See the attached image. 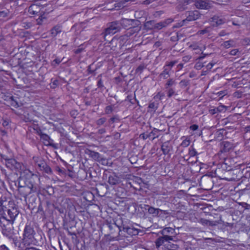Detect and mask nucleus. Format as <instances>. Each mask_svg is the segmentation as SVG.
I'll use <instances>...</instances> for the list:
<instances>
[{
	"instance_id": "obj_1",
	"label": "nucleus",
	"mask_w": 250,
	"mask_h": 250,
	"mask_svg": "<svg viewBox=\"0 0 250 250\" xmlns=\"http://www.w3.org/2000/svg\"><path fill=\"white\" fill-rule=\"evenodd\" d=\"M36 232L32 226L30 225H26L23 234V243H25L26 246H29L31 245H35L37 241L35 237Z\"/></svg>"
},
{
	"instance_id": "obj_2",
	"label": "nucleus",
	"mask_w": 250,
	"mask_h": 250,
	"mask_svg": "<svg viewBox=\"0 0 250 250\" xmlns=\"http://www.w3.org/2000/svg\"><path fill=\"white\" fill-rule=\"evenodd\" d=\"M13 224L7 222L4 219H0V227L2 229V233L8 238H12L13 236L15 234L14 231Z\"/></svg>"
},
{
	"instance_id": "obj_3",
	"label": "nucleus",
	"mask_w": 250,
	"mask_h": 250,
	"mask_svg": "<svg viewBox=\"0 0 250 250\" xmlns=\"http://www.w3.org/2000/svg\"><path fill=\"white\" fill-rule=\"evenodd\" d=\"M120 30L118 21H114L109 23L107 28L102 32L100 36H102L104 41H106V37L108 35H113Z\"/></svg>"
},
{
	"instance_id": "obj_4",
	"label": "nucleus",
	"mask_w": 250,
	"mask_h": 250,
	"mask_svg": "<svg viewBox=\"0 0 250 250\" xmlns=\"http://www.w3.org/2000/svg\"><path fill=\"white\" fill-rule=\"evenodd\" d=\"M140 207L147 210L148 213L151 215L153 217H158L161 215H166L168 214V212L166 210H162L158 208H155L151 207L148 205H140Z\"/></svg>"
},
{
	"instance_id": "obj_5",
	"label": "nucleus",
	"mask_w": 250,
	"mask_h": 250,
	"mask_svg": "<svg viewBox=\"0 0 250 250\" xmlns=\"http://www.w3.org/2000/svg\"><path fill=\"white\" fill-rule=\"evenodd\" d=\"M18 214L19 211L17 208L12 207L6 210V213H4L3 216H0V219H4L8 222L14 223Z\"/></svg>"
},
{
	"instance_id": "obj_6",
	"label": "nucleus",
	"mask_w": 250,
	"mask_h": 250,
	"mask_svg": "<svg viewBox=\"0 0 250 250\" xmlns=\"http://www.w3.org/2000/svg\"><path fill=\"white\" fill-rule=\"evenodd\" d=\"M172 240H173L168 239L165 236H160L155 242L156 247L159 250H165V249H167V246L171 245L170 241Z\"/></svg>"
},
{
	"instance_id": "obj_7",
	"label": "nucleus",
	"mask_w": 250,
	"mask_h": 250,
	"mask_svg": "<svg viewBox=\"0 0 250 250\" xmlns=\"http://www.w3.org/2000/svg\"><path fill=\"white\" fill-rule=\"evenodd\" d=\"M178 62L177 61H173L169 62H167L166 64L163 67V70L160 73V77L167 79L170 77V72L172 67Z\"/></svg>"
},
{
	"instance_id": "obj_8",
	"label": "nucleus",
	"mask_w": 250,
	"mask_h": 250,
	"mask_svg": "<svg viewBox=\"0 0 250 250\" xmlns=\"http://www.w3.org/2000/svg\"><path fill=\"white\" fill-rule=\"evenodd\" d=\"M18 192L21 196L26 198L32 192H35L37 190V188L36 186L31 185V186H19Z\"/></svg>"
},
{
	"instance_id": "obj_9",
	"label": "nucleus",
	"mask_w": 250,
	"mask_h": 250,
	"mask_svg": "<svg viewBox=\"0 0 250 250\" xmlns=\"http://www.w3.org/2000/svg\"><path fill=\"white\" fill-rule=\"evenodd\" d=\"M234 148V145L228 141H223L220 143V150L218 153L219 157L223 156L224 153H227Z\"/></svg>"
},
{
	"instance_id": "obj_10",
	"label": "nucleus",
	"mask_w": 250,
	"mask_h": 250,
	"mask_svg": "<svg viewBox=\"0 0 250 250\" xmlns=\"http://www.w3.org/2000/svg\"><path fill=\"white\" fill-rule=\"evenodd\" d=\"M5 165L11 170H18L21 167V165L14 159H6Z\"/></svg>"
},
{
	"instance_id": "obj_11",
	"label": "nucleus",
	"mask_w": 250,
	"mask_h": 250,
	"mask_svg": "<svg viewBox=\"0 0 250 250\" xmlns=\"http://www.w3.org/2000/svg\"><path fill=\"white\" fill-rule=\"evenodd\" d=\"M187 18L185 20L187 22L188 21H193L198 19L201 14L197 10L188 11L186 13Z\"/></svg>"
},
{
	"instance_id": "obj_12",
	"label": "nucleus",
	"mask_w": 250,
	"mask_h": 250,
	"mask_svg": "<svg viewBox=\"0 0 250 250\" xmlns=\"http://www.w3.org/2000/svg\"><path fill=\"white\" fill-rule=\"evenodd\" d=\"M220 157V160L222 161L221 163H223L222 167L226 168V170L228 171L230 170L233 166V161L230 158L226 157V156Z\"/></svg>"
},
{
	"instance_id": "obj_13",
	"label": "nucleus",
	"mask_w": 250,
	"mask_h": 250,
	"mask_svg": "<svg viewBox=\"0 0 250 250\" xmlns=\"http://www.w3.org/2000/svg\"><path fill=\"white\" fill-rule=\"evenodd\" d=\"M8 239L12 241V243L15 245L16 247H18V250H28L29 248L27 247L25 243H23L22 239L21 241L20 242L18 240V238L15 237V235L13 236L12 238Z\"/></svg>"
},
{
	"instance_id": "obj_14",
	"label": "nucleus",
	"mask_w": 250,
	"mask_h": 250,
	"mask_svg": "<svg viewBox=\"0 0 250 250\" xmlns=\"http://www.w3.org/2000/svg\"><path fill=\"white\" fill-rule=\"evenodd\" d=\"M40 137L45 146H51L55 148H57L56 145L53 143V140L47 134L42 133Z\"/></svg>"
},
{
	"instance_id": "obj_15",
	"label": "nucleus",
	"mask_w": 250,
	"mask_h": 250,
	"mask_svg": "<svg viewBox=\"0 0 250 250\" xmlns=\"http://www.w3.org/2000/svg\"><path fill=\"white\" fill-rule=\"evenodd\" d=\"M173 21V19L168 18L158 23L155 22V24H154V29L160 30L163 28H165Z\"/></svg>"
},
{
	"instance_id": "obj_16",
	"label": "nucleus",
	"mask_w": 250,
	"mask_h": 250,
	"mask_svg": "<svg viewBox=\"0 0 250 250\" xmlns=\"http://www.w3.org/2000/svg\"><path fill=\"white\" fill-rule=\"evenodd\" d=\"M195 6L197 8L202 9H208L211 7L210 3L208 0H198L195 1Z\"/></svg>"
},
{
	"instance_id": "obj_17",
	"label": "nucleus",
	"mask_w": 250,
	"mask_h": 250,
	"mask_svg": "<svg viewBox=\"0 0 250 250\" xmlns=\"http://www.w3.org/2000/svg\"><path fill=\"white\" fill-rule=\"evenodd\" d=\"M163 236L167 237L168 239H173V237L175 235V229L170 227H167L161 231Z\"/></svg>"
},
{
	"instance_id": "obj_18",
	"label": "nucleus",
	"mask_w": 250,
	"mask_h": 250,
	"mask_svg": "<svg viewBox=\"0 0 250 250\" xmlns=\"http://www.w3.org/2000/svg\"><path fill=\"white\" fill-rule=\"evenodd\" d=\"M172 146L169 141H167L162 144L161 145V150L164 155H168L172 151Z\"/></svg>"
},
{
	"instance_id": "obj_19",
	"label": "nucleus",
	"mask_w": 250,
	"mask_h": 250,
	"mask_svg": "<svg viewBox=\"0 0 250 250\" xmlns=\"http://www.w3.org/2000/svg\"><path fill=\"white\" fill-rule=\"evenodd\" d=\"M86 153L89 157L98 162L105 160L98 152L91 150H87Z\"/></svg>"
},
{
	"instance_id": "obj_20",
	"label": "nucleus",
	"mask_w": 250,
	"mask_h": 250,
	"mask_svg": "<svg viewBox=\"0 0 250 250\" xmlns=\"http://www.w3.org/2000/svg\"><path fill=\"white\" fill-rule=\"evenodd\" d=\"M134 21L133 20L122 19L118 21L119 26L121 28V27L126 28L129 26L131 23Z\"/></svg>"
},
{
	"instance_id": "obj_21",
	"label": "nucleus",
	"mask_w": 250,
	"mask_h": 250,
	"mask_svg": "<svg viewBox=\"0 0 250 250\" xmlns=\"http://www.w3.org/2000/svg\"><path fill=\"white\" fill-rule=\"evenodd\" d=\"M62 32V27L59 25L54 26L50 30L51 36L53 38L55 37L58 34Z\"/></svg>"
},
{
	"instance_id": "obj_22",
	"label": "nucleus",
	"mask_w": 250,
	"mask_h": 250,
	"mask_svg": "<svg viewBox=\"0 0 250 250\" xmlns=\"http://www.w3.org/2000/svg\"><path fill=\"white\" fill-rule=\"evenodd\" d=\"M40 11V7L36 4H32L28 8V12L32 15L37 14Z\"/></svg>"
},
{
	"instance_id": "obj_23",
	"label": "nucleus",
	"mask_w": 250,
	"mask_h": 250,
	"mask_svg": "<svg viewBox=\"0 0 250 250\" xmlns=\"http://www.w3.org/2000/svg\"><path fill=\"white\" fill-rule=\"evenodd\" d=\"M37 24L41 25L47 22V18L45 15H41L38 19H36Z\"/></svg>"
},
{
	"instance_id": "obj_24",
	"label": "nucleus",
	"mask_w": 250,
	"mask_h": 250,
	"mask_svg": "<svg viewBox=\"0 0 250 250\" xmlns=\"http://www.w3.org/2000/svg\"><path fill=\"white\" fill-rule=\"evenodd\" d=\"M108 182L111 185H115L119 183V178L116 175H110L108 177Z\"/></svg>"
},
{
	"instance_id": "obj_25",
	"label": "nucleus",
	"mask_w": 250,
	"mask_h": 250,
	"mask_svg": "<svg viewBox=\"0 0 250 250\" xmlns=\"http://www.w3.org/2000/svg\"><path fill=\"white\" fill-rule=\"evenodd\" d=\"M135 0H120L119 2H116L115 4V8L118 7V9H120L122 8H123L124 6H125L126 5V3L128 2L129 1H134Z\"/></svg>"
},
{
	"instance_id": "obj_26",
	"label": "nucleus",
	"mask_w": 250,
	"mask_h": 250,
	"mask_svg": "<svg viewBox=\"0 0 250 250\" xmlns=\"http://www.w3.org/2000/svg\"><path fill=\"white\" fill-rule=\"evenodd\" d=\"M198 222L204 226H213L216 225V224L213 222L203 218L200 219Z\"/></svg>"
},
{
	"instance_id": "obj_27",
	"label": "nucleus",
	"mask_w": 250,
	"mask_h": 250,
	"mask_svg": "<svg viewBox=\"0 0 250 250\" xmlns=\"http://www.w3.org/2000/svg\"><path fill=\"white\" fill-rule=\"evenodd\" d=\"M176 83L175 80L173 79H169L165 84V87L166 89L172 88L173 85L176 84Z\"/></svg>"
},
{
	"instance_id": "obj_28",
	"label": "nucleus",
	"mask_w": 250,
	"mask_h": 250,
	"mask_svg": "<svg viewBox=\"0 0 250 250\" xmlns=\"http://www.w3.org/2000/svg\"><path fill=\"white\" fill-rule=\"evenodd\" d=\"M159 130L154 128L151 132L148 133L150 138L154 140L155 138L158 137Z\"/></svg>"
},
{
	"instance_id": "obj_29",
	"label": "nucleus",
	"mask_w": 250,
	"mask_h": 250,
	"mask_svg": "<svg viewBox=\"0 0 250 250\" xmlns=\"http://www.w3.org/2000/svg\"><path fill=\"white\" fill-rule=\"evenodd\" d=\"M213 25H220L224 22L222 19H219L218 17H213L212 18Z\"/></svg>"
},
{
	"instance_id": "obj_30",
	"label": "nucleus",
	"mask_w": 250,
	"mask_h": 250,
	"mask_svg": "<svg viewBox=\"0 0 250 250\" xmlns=\"http://www.w3.org/2000/svg\"><path fill=\"white\" fill-rule=\"evenodd\" d=\"M123 230L126 231L129 234L136 235L138 234V231L137 229L130 227L124 228Z\"/></svg>"
},
{
	"instance_id": "obj_31",
	"label": "nucleus",
	"mask_w": 250,
	"mask_h": 250,
	"mask_svg": "<svg viewBox=\"0 0 250 250\" xmlns=\"http://www.w3.org/2000/svg\"><path fill=\"white\" fill-rule=\"evenodd\" d=\"M222 46H223L224 48H229L230 47H233L234 46V42L232 40L224 42L222 44Z\"/></svg>"
},
{
	"instance_id": "obj_32",
	"label": "nucleus",
	"mask_w": 250,
	"mask_h": 250,
	"mask_svg": "<svg viewBox=\"0 0 250 250\" xmlns=\"http://www.w3.org/2000/svg\"><path fill=\"white\" fill-rule=\"evenodd\" d=\"M17 99H18L17 97H15L14 96H11L10 98V100L11 102L10 104L11 105L16 108L19 106V102Z\"/></svg>"
},
{
	"instance_id": "obj_33",
	"label": "nucleus",
	"mask_w": 250,
	"mask_h": 250,
	"mask_svg": "<svg viewBox=\"0 0 250 250\" xmlns=\"http://www.w3.org/2000/svg\"><path fill=\"white\" fill-rule=\"evenodd\" d=\"M140 30V28L138 27H133L128 28L127 30V34L131 36L135 33L138 32Z\"/></svg>"
},
{
	"instance_id": "obj_34",
	"label": "nucleus",
	"mask_w": 250,
	"mask_h": 250,
	"mask_svg": "<svg viewBox=\"0 0 250 250\" xmlns=\"http://www.w3.org/2000/svg\"><path fill=\"white\" fill-rule=\"evenodd\" d=\"M189 48L191 49L192 50L197 51V53H199L202 51V49L198 43L197 42L193 43L189 46Z\"/></svg>"
},
{
	"instance_id": "obj_35",
	"label": "nucleus",
	"mask_w": 250,
	"mask_h": 250,
	"mask_svg": "<svg viewBox=\"0 0 250 250\" xmlns=\"http://www.w3.org/2000/svg\"><path fill=\"white\" fill-rule=\"evenodd\" d=\"M154 24H155L154 21H149L146 22L145 26L147 30H153L154 28Z\"/></svg>"
},
{
	"instance_id": "obj_36",
	"label": "nucleus",
	"mask_w": 250,
	"mask_h": 250,
	"mask_svg": "<svg viewBox=\"0 0 250 250\" xmlns=\"http://www.w3.org/2000/svg\"><path fill=\"white\" fill-rule=\"evenodd\" d=\"M167 92V96L168 98L171 97L173 95H177V94L175 91L174 89L172 88L166 89Z\"/></svg>"
},
{
	"instance_id": "obj_37",
	"label": "nucleus",
	"mask_w": 250,
	"mask_h": 250,
	"mask_svg": "<svg viewBox=\"0 0 250 250\" xmlns=\"http://www.w3.org/2000/svg\"><path fill=\"white\" fill-rule=\"evenodd\" d=\"M41 170L43 171L46 173L48 174H50L52 172L51 168L47 165L46 163L45 164V165L42 168V169H41Z\"/></svg>"
},
{
	"instance_id": "obj_38",
	"label": "nucleus",
	"mask_w": 250,
	"mask_h": 250,
	"mask_svg": "<svg viewBox=\"0 0 250 250\" xmlns=\"http://www.w3.org/2000/svg\"><path fill=\"white\" fill-rule=\"evenodd\" d=\"M32 128L35 131V133L37 134L38 135H40L42 132V131L41 129L37 125H33L32 126Z\"/></svg>"
},
{
	"instance_id": "obj_39",
	"label": "nucleus",
	"mask_w": 250,
	"mask_h": 250,
	"mask_svg": "<svg viewBox=\"0 0 250 250\" xmlns=\"http://www.w3.org/2000/svg\"><path fill=\"white\" fill-rule=\"evenodd\" d=\"M158 108L157 104L154 102H152L149 104L148 105V108L151 109L150 111L155 112Z\"/></svg>"
},
{
	"instance_id": "obj_40",
	"label": "nucleus",
	"mask_w": 250,
	"mask_h": 250,
	"mask_svg": "<svg viewBox=\"0 0 250 250\" xmlns=\"http://www.w3.org/2000/svg\"><path fill=\"white\" fill-rule=\"evenodd\" d=\"M46 163L42 159H40L36 162V164L40 170L45 165Z\"/></svg>"
},
{
	"instance_id": "obj_41",
	"label": "nucleus",
	"mask_w": 250,
	"mask_h": 250,
	"mask_svg": "<svg viewBox=\"0 0 250 250\" xmlns=\"http://www.w3.org/2000/svg\"><path fill=\"white\" fill-rule=\"evenodd\" d=\"M188 154L190 157L195 156L197 154L196 151L192 146H191L189 148Z\"/></svg>"
},
{
	"instance_id": "obj_42",
	"label": "nucleus",
	"mask_w": 250,
	"mask_h": 250,
	"mask_svg": "<svg viewBox=\"0 0 250 250\" xmlns=\"http://www.w3.org/2000/svg\"><path fill=\"white\" fill-rule=\"evenodd\" d=\"M180 86L182 88H185L189 84V81L183 80L179 83Z\"/></svg>"
},
{
	"instance_id": "obj_43",
	"label": "nucleus",
	"mask_w": 250,
	"mask_h": 250,
	"mask_svg": "<svg viewBox=\"0 0 250 250\" xmlns=\"http://www.w3.org/2000/svg\"><path fill=\"white\" fill-rule=\"evenodd\" d=\"M106 121V119L104 117L101 118L96 121V124L98 126L104 125Z\"/></svg>"
},
{
	"instance_id": "obj_44",
	"label": "nucleus",
	"mask_w": 250,
	"mask_h": 250,
	"mask_svg": "<svg viewBox=\"0 0 250 250\" xmlns=\"http://www.w3.org/2000/svg\"><path fill=\"white\" fill-rule=\"evenodd\" d=\"M190 144V141L187 138L185 139L181 144V146L186 147L188 146Z\"/></svg>"
},
{
	"instance_id": "obj_45",
	"label": "nucleus",
	"mask_w": 250,
	"mask_h": 250,
	"mask_svg": "<svg viewBox=\"0 0 250 250\" xmlns=\"http://www.w3.org/2000/svg\"><path fill=\"white\" fill-rule=\"evenodd\" d=\"M51 83L50 87L52 88H55L59 84V81L58 80H54L53 81V79H51Z\"/></svg>"
},
{
	"instance_id": "obj_46",
	"label": "nucleus",
	"mask_w": 250,
	"mask_h": 250,
	"mask_svg": "<svg viewBox=\"0 0 250 250\" xmlns=\"http://www.w3.org/2000/svg\"><path fill=\"white\" fill-rule=\"evenodd\" d=\"M186 23H187V22L186 21V20H185V19H184V20H182V21H181L180 22H179V23H177L176 25H175L173 26V27L179 28V27H182Z\"/></svg>"
},
{
	"instance_id": "obj_47",
	"label": "nucleus",
	"mask_w": 250,
	"mask_h": 250,
	"mask_svg": "<svg viewBox=\"0 0 250 250\" xmlns=\"http://www.w3.org/2000/svg\"><path fill=\"white\" fill-rule=\"evenodd\" d=\"M204 66V64L202 63L201 62H197L196 63L195 65V68H196L197 70L200 69L201 68H202Z\"/></svg>"
},
{
	"instance_id": "obj_48",
	"label": "nucleus",
	"mask_w": 250,
	"mask_h": 250,
	"mask_svg": "<svg viewBox=\"0 0 250 250\" xmlns=\"http://www.w3.org/2000/svg\"><path fill=\"white\" fill-rule=\"evenodd\" d=\"M113 111L112 107L110 105L107 106L105 109V112L106 114H110Z\"/></svg>"
},
{
	"instance_id": "obj_49",
	"label": "nucleus",
	"mask_w": 250,
	"mask_h": 250,
	"mask_svg": "<svg viewBox=\"0 0 250 250\" xmlns=\"http://www.w3.org/2000/svg\"><path fill=\"white\" fill-rule=\"evenodd\" d=\"M145 67L143 65H139L136 69V71L137 73H141L145 69Z\"/></svg>"
},
{
	"instance_id": "obj_50",
	"label": "nucleus",
	"mask_w": 250,
	"mask_h": 250,
	"mask_svg": "<svg viewBox=\"0 0 250 250\" xmlns=\"http://www.w3.org/2000/svg\"><path fill=\"white\" fill-rule=\"evenodd\" d=\"M140 137L142 138L144 140H146L148 138H150L149 134L147 133H143L140 134Z\"/></svg>"
},
{
	"instance_id": "obj_51",
	"label": "nucleus",
	"mask_w": 250,
	"mask_h": 250,
	"mask_svg": "<svg viewBox=\"0 0 250 250\" xmlns=\"http://www.w3.org/2000/svg\"><path fill=\"white\" fill-rule=\"evenodd\" d=\"M97 86L98 88H100L102 89L104 88V86L103 84V81L101 79H100L97 83Z\"/></svg>"
},
{
	"instance_id": "obj_52",
	"label": "nucleus",
	"mask_w": 250,
	"mask_h": 250,
	"mask_svg": "<svg viewBox=\"0 0 250 250\" xmlns=\"http://www.w3.org/2000/svg\"><path fill=\"white\" fill-rule=\"evenodd\" d=\"M165 96V94L163 93L159 92L155 96L156 98L159 99L160 100H162V98Z\"/></svg>"
},
{
	"instance_id": "obj_53",
	"label": "nucleus",
	"mask_w": 250,
	"mask_h": 250,
	"mask_svg": "<svg viewBox=\"0 0 250 250\" xmlns=\"http://www.w3.org/2000/svg\"><path fill=\"white\" fill-rule=\"evenodd\" d=\"M238 52V50L237 49L231 50L230 51L229 54L230 55L235 56L237 55V52Z\"/></svg>"
},
{
	"instance_id": "obj_54",
	"label": "nucleus",
	"mask_w": 250,
	"mask_h": 250,
	"mask_svg": "<svg viewBox=\"0 0 250 250\" xmlns=\"http://www.w3.org/2000/svg\"><path fill=\"white\" fill-rule=\"evenodd\" d=\"M189 128L190 129L193 130V131H195V130H196L198 129V125H191L190 127H189Z\"/></svg>"
},
{
	"instance_id": "obj_55",
	"label": "nucleus",
	"mask_w": 250,
	"mask_h": 250,
	"mask_svg": "<svg viewBox=\"0 0 250 250\" xmlns=\"http://www.w3.org/2000/svg\"><path fill=\"white\" fill-rule=\"evenodd\" d=\"M208 32V29H203V30H199L197 32V34H199V35H203V34L207 33Z\"/></svg>"
},
{
	"instance_id": "obj_56",
	"label": "nucleus",
	"mask_w": 250,
	"mask_h": 250,
	"mask_svg": "<svg viewBox=\"0 0 250 250\" xmlns=\"http://www.w3.org/2000/svg\"><path fill=\"white\" fill-rule=\"evenodd\" d=\"M2 202L1 201H0V216H3L4 214L3 208V207L2 206Z\"/></svg>"
},
{
	"instance_id": "obj_57",
	"label": "nucleus",
	"mask_w": 250,
	"mask_h": 250,
	"mask_svg": "<svg viewBox=\"0 0 250 250\" xmlns=\"http://www.w3.org/2000/svg\"><path fill=\"white\" fill-rule=\"evenodd\" d=\"M191 59V57L189 56H186L183 58V61L185 62H188Z\"/></svg>"
},
{
	"instance_id": "obj_58",
	"label": "nucleus",
	"mask_w": 250,
	"mask_h": 250,
	"mask_svg": "<svg viewBox=\"0 0 250 250\" xmlns=\"http://www.w3.org/2000/svg\"><path fill=\"white\" fill-rule=\"evenodd\" d=\"M227 92L226 91H221L217 93V94L219 96H220L222 97H223L224 95H226Z\"/></svg>"
},
{
	"instance_id": "obj_59",
	"label": "nucleus",
	"mask_w": 250,
	"mask_h": 250,
	"mask_svg": "<svg viewBox=\"0 0 250 250\" xmlns=\"http://www.w3.org/2000/svg\"><path fill=\"white\" fill-rule=\"evenodd\" d=\"M61 62V60L59 59H55L52 62V65H54V63L56 64H59Z\"/></svg>"
},
{
	"instance_id": "obj_60",
	"label": "nucleus",
	"mask_w": 250,
	"mask_h": 250,
	"mask_svg": "<svg viewBox=\"0 0 250 250\" xmlns=\"http://www.w3.org/2000/svg\"><path fill=\"white\" fill-rule=\"evenodd\" d=\"M214 64V63L210 62L207 65L206 67L208 70H210L212 68V67H213Z\"/></svg>"
},
{
	"instance_id": "obj_61",
	"label": "nucleus",
	"mask_w": 250,
	"mask_h": 250,
	"mask_svg": "<svg viewBox=\"0 0 250 250\" xmlns=\"http://www.w3.org/2000/svg\"><path fill=\"white\" fill-rule=\"evenodd\" d=\"M7 15L6 12L4 11H0V17L4 18L6 17Z\"/></svg>"
},
{
	"instance_id": "obj_62",
	"label": "nucleus",
	"mask_w": 250,
	"mask_h": 250,
	"mask_svg": "<svg viewBox=\"0 0 250 250\" xmlns=\"http://www.w3.org/2000/svg\"><path fill=\"white\" fill-rule=\"evenodd\" d=\"M242 206L245 209H248L249 207L250 208V205H248V204H247L246 203H242Z\"/></svg>"
},
{
	"instance_id": "obj_63",
	"label": "nucleus",
	"mask_w": 250,
	"mask_h": 250,
	"mask_svg": "<svg viewBox=\"0 0 250 250\" xmlns=\"http://www.w3.org/2000/svg\"><path fill=\"white\" fill-rule=\"evenodd\" d=\"M227 34L226 33V32L224 30L223 31H221L219 33V36L220 37H222V36H224L225 35H226Z\"/></svg>"
},
{
	"instance_id": "obj_64",
	"label": "nucleus",
	"mask_w": 250,
	"mask_h": 250,
	"mask_svg": "<svg viewBox=\"0 0 250 250\" xmlns=\"http://www.w3.org/2000/svg\"><path fill=\"white\" fill-rule=\"evenodd\" d=\"M0 250H9L4 245L0 246Z\"/></svg>"
}]
</instances>
